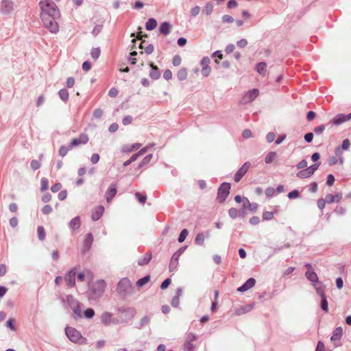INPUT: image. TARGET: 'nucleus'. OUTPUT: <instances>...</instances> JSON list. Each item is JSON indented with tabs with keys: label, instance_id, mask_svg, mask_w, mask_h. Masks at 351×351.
<instances>
[{
	"label": "nucleus",
	"instance_id": "nucleus-1",
	"mask_svg": "<svg viewBox=\"0 0 351 351\" xmlns=\"http://www.w3.org/2000/svg\"><path fill=\"white\" fill-rule=\"evenodd\" d=\"M40 17L46 28L51 33H57L59 25L56 21L60 16V10L52 0H42L40 2Z\"/></svg>",
	"mask_w": 351,
	"mask_h": 351
},
{
	"label": "nucleus",
	"instance_id": "nucleus-2",
	"mask_svg": "<svg viewBox=\"0 0 351 351\" xmlns=\"http://www.w3.org/2000/svg\"><path fill=\"white\" fill-rule=\"evenodd\" d=\"M65 333L69 339L73 343L83 345L87 342L86 339L83 337L81 333L73 327H66L65 328Z\"/></svg>",
	"mask_w": 351,
	"mask_h": 351
},
{
	"label": "nucleus",
	"instance_id": "nucleus-3",
	"mask_svg": "<svg viewBox=\"0 0 351 351\" xmlns=\"http://www.w3.org/2000/svg\"><path fill=\"white\" fill-rule=\"evenodd\" d=\"M133 290L134 288L128 278H125L121 279L117 285V291L121 296L132 294L133 293Z\"/></svg>",
	"mask_w": 351,
	"mask_h": 351
},
{
	"label": "nucleus",
	"instance_id": "nucleus-4",
	"mask_svg": "<svg viewBox=\"0 0 351 351\" xmlns=\"http://www.w3.org/2000/svg\"><path fill=\"white\" fill-rule=\"evenodd\" d=\"M106 284L104 280H99L94 282L90 287V297L93 299L99 298L105 291Z\"/></svg>",
	"mask_w": 351,
	"mask_h": 351
},
{
	"label": "nucleus",
	"instance_id": "nucleus-5",
	"mask_svg": "<svg viewBox=\"0 0 351 351\" xmlns=\"http://www.w3.org/2000/svg\"><path fill=\"white\" fill-rule=\"evenodd\" d=\"M67 301L69 306L73 311L75 318H81L82 315L80 302L71 295L67 298Z\"/></svg>",
	"mask_w": 351,
	"mask_h": 351
},
{
	"label": "nucleus",
	"instance_id": "nucleus-6",
	"mask_svg": "<svg viewBox=\"0 0 351 351\" xmlns=\"http://www.w3.org/2000/svg\"><path fill=\"white\" fill-rule=\"evenodd\" d=\"M230 184L223 182L219 188L217 192V200L220 203H223L230 193Z\"/></svg>",
	"mask_w": 351,
	"mask_h": 351
},
{
	"label": "nucleus",
	"instance_id": "nucleus-7",
	"mask_svg": "<svg viewBox=\"0 0 351 351\" xmlns=\"http://www.w3.org/2000/svg\"><path fill=\"white\" fill-rule=\"evenodd\" d=\"M76 274V269L73 268L65 274L64 280L68 287L71 288L75 285Z\"/></svg>",
	"mask_w": 351,
	"mask_h": 351
},
{
	"label": "nucleus",
	"instance_id": "nucleus-8",
	"mask_svg": "<svg viewBox=\"0 0 351 351\" xmlns=\"http://www.w3.org/2000/svg\"><path fill=\"white\" fill-rule=\"evenodd\" d=\"M88 141V136L86 134H81L77 138H73L69 148L72 149L73 147L78 146L80 145H85Z\"/></svg>",
	"mask_w": 351,
	"mask_h": 351
},
{
	"label": "nucleus",
	"instance_id": "nucleus-9",
	"mask_svg": "<svg viewBox=\"0 0 351 351\" xmlns=\"http://www.w3.org/2000/svg\"><path fill=\"white\" fill-rule=\"evenodd\" d=\"M351 119V115L344 114H339L336 115L331 121L330 123L335 125H339Z\"/></svg>",
	"mask_w": 351,
	"mask_h": 351
},
{
	"label": "nucleus",
	"instance_id": "nucleus-10",
	"mask_svg": "<svg viewBox=\"0 0 351 351\" xmlns=\"http://www.w3.org/2000/svg\"><path fill=\"white\" fill-rule=\"evenodd\" d=\"M210 59L208 57H204L201 60L202 65V74L204 77H208L211 71V68L209 66Z\"/></svg>",
	"mask_w": 351,
	"mask_h": 351
},
{
	"label": "nucleus",
	"instance_id": "nucleus-11",
	"mask_svg": "<svg viewBox=\"0 0 351 351\" xmlns=\"http://www.w3.org/2000/svg\"><path fill=\"white\" fill-rule=\"evenodd\" d=\"M306 267H307V271L305 273V276L306 278L313 282V284L317 282L318 277L315 272L312 269V266L310 264H306L305 265Z\"/></svg>",
	"mask_w": 351,
	"mask_h": 351
},
{
	"label": "nucleus",
	"instance_id": "nucleus-12",
	"mask_svg": "<svg viewBox=\"0 0 351 351\" xmlns=\"http://www.w3.org/2000/svg\"><path fill=\"white\" fill-rule=\"evenodd\" d=\"M93 242V234L90 233L87 234L84 240V242H83L82 249V253L84 254L90 249Z\"/></svg>",
	"mask_w": 351,
	"mask_h": 351
},
{
	"label": "nucleus",
	"instance_id": "nucleus-13",
	"mask_svg": "<svg viewBox=\"0 0 351 351\" xmlns=\"http://www.w3.org/2000/svg\"><path fill=\"white\" fill-rule=\"evenodd\" d=\"M258 94L259 91L258 89H252L245 94L243 99L245 100V103L252 102L258 97Z\"/></svg>",
	"mask_w": 351,
	"mask_h": 351
},
{
	"label": "nucleus",
	"instance_id": "nucleus-14",
	"mask_svg": "<svg viewBox=\"0 0 351 351\" xmlns=\"http://www.w3.org/2000/svg\"><path fill=\"white\" fill-rule=\"evenodd\" d=\"M101 321L106 326L117 322V320L112 318V314L108 312H105L101 315Z\"/></svg>",
	"mask_w": 351,
	"mask_h": 351
},
{
	"label": "nucleus",
	"instance_id": "nucleus-15",
	"mask_svg": "<svg viewBox=\"0 0 351 351\" xmlns=\"http://www.w3.org/2000/svg\"><path fill=\"white\" fill-rule=\"evenodd\" d=\"M117 185L114 184H112L108 187V191L106 193V199L107 202L110 203L112 198L115 196L117 194Z\"/></svg>",
	"mask_w": 351,
	"mask_h": 351
},
{
	"label": "nucleus",
	"instance_id": "nucleus-16",
	"mask_svg": "<svg viewBox=\"0 0 351 351\" xmlns=\"http://www.w3.org/2000/svg\"><path fill=\"white\" fill-rule=\"evenodd\" d=\"M141 145H142L138 143H136L132 145H124L121 147V152L123 153H130L134 150L138 149Z\"/></svg>",
	"mask_w": 351,
	"mask_h": 351
},
{
	"label": "nucleus",
	"instance_id": "nucleus-17",
	"mask_svg": "<svg viewBox=\"0 0 351 351\" xmlns=\"http://www.w3.org/2000/svg\"><path fill=\"white\" fill-rule=\"evenodd\" d=\"M151 71L149 72V77L153 80H158L160 77V73L157 66L154 65L152 62L149 63Z\"/></svg>",
	"mask_w": 351,
	"mask_h": 351
},
{
	"label": "nucleus",
	"instance_id": "nucleus-18",
	"mask_svg": "<svg viewBox=\"0 0 351 351\" xmlns=\"http://www.w3.org/2000/svg\"><path fill=\"white\" fill-rule=\"evenodd\" d=\"M196 340V336L193 333H189L186 336V342L184 343V348L187 350H191L193 346L192 344V342L195 341Z\"/></svg>",
	"mask_w": 351,
	"mask_h": 351
},
{
	"label": "nucleus",
	"instance_id": "nucleus-19",
	"mask_svg": "<svg viewBox=\"0 0 351 351\" xmlns=\"http://www.w3.org/2000/svg\"><path fill=\"white\" fill-rule=\"evenodd\" d=\"M139 48L142 49H144L145 50V53L148 54V55H149L152 53H153L154 49V47L153 45L148 44L145 40H143V41L141 42L140 45H139Z\"/></svg>",
	"mask_w": 351,
	"mask_h": 351
},
{
	"label": "nucleus",
	"instance_id": "nucleus-20",
	"mask_svg": "<svg viewBox=\"0 0 351 351\" xmlns=\"http://www.w3.org/2000/svg\"><path fill=\"white\" fill-rule=\"evenodd\" d=\"M256 71L261 76H265L267 75V64L265 62H259L256 66Z\"/></svg>",
	"mask_w": 351,
	"mask_h": 351
},
{
	"label": "nucleus",
	"instance_id": "nucleus-21",
	"mask_svg": "<svg viewBox=\"0 0 351 351\" xmlns=\"http://www.w3.org/2000/svg\"><path fill=\"white\" fill-rule=\"evenodd\" d=\"M104 212V207L102 206H99L96 207L94 211L92 213V219L94 221L98 220Z\"/></svg>",
	"mask_w": 351,
	"mask_h": 351
},
{
	"label": "nucleus",
	"instance_id": "nucleus-22",
	"mask_svg": "<svg viewBox=\"0 0 351 351\" xmlns=\"http://www.w3.org/2000/svg\"><path fill=\"white\" fill-rule=\"evenodd\" d=\"M171 29V25L168 22H163L160 24L159 31L162 34L168 35Z\"/></svg>",
	"mask_w": 351,
	"mask_h": 351
},
{
	"label": "nucleus",
	"instance_id": "nucleus-23",
	"mask_svg": "<svg viewBox=\"0 0 351 351\" xmlns=\"http://www.w3.org/2000/svg\"><path fill=\"white\" fill-rule=\"evenodd\" d=\"M342 198V194L341 193H337L335 195H332V194H328L326 196V201L327 202V203L328 204H331L334 202H339L341 199Z\"/></svg>",
	"mask_w": 351,
	"mask_h": 351
},
{
	"label": "nucleus",
	"instance_id": "nucleus-24",
	"mask_svg": "<svg viewBox=\"0 0 351 351\" xmlns=\"http://www.w3.org/2000/svg\"><path fill=\"white\" fill-rule=\"evenodd\" d=\"M243 208H247L253 211L257 208V204L256 203L250 204L246 197H243Z\"/></svg>",
	"mask_w": 351,
	"mask_h": 351
},
{
	"label": "nucleus",
	"instance_id": "nucleus-25",
	"mask_svg": "<svg viewBox=\"0 0 351 351\" xmlns=\"http://www.w3.org/2000/svg\"><path fill=\"white\" fill-rule=\"evenodd\" d=\"M343 335V328L341 327H337L333 332V334L331 337L332 341H338L340 340Z\"/></svg>",
	"mask_w": 351,
	"mask_h": 351
},
{
	"label": "nucleus",
	"instance_id": "nucleus-26",
	"mask_svg": "<svg viewBox=\"0 0 351 351\" xmlns=\"http://www.w3.org/2000/svg\"><path fill=\"white\" fill-rule=\"evenodd\" d=\"M256 284V280L253 278H249L244 284H243V292L252 288Z\"/></svg>",
	"mask_w": 351,
	"mask_h": 351
},
{
	"label": "nucleus",
	"instance_id": "nucleus-27",
	"mask_svg": "<svg viewBox=\"0 0 351 351\" xmlns=\"http://www.w3.org/2000/svg\"><path fill=\"white\" fill-rule=\"evenodd\" d=\"M313 175V173H311V170L309 169L308 167H306L305 169H303V170H301L298 173H297V176L299 178H309L310 176H311Z\"/></svg>",
	"mask_w": 351,
	"mask_h": 351
},
{
	"label": "nucleus",
	"instance_id": "nucleus-28",
	"mask_svg": "<svg viewBox=\"0 0 351 351\" xmlns=\"http://www.w3.org/2000/svg\"><path fill=\"white\" fill-rule=\"evenodd\" d=\"M152 259V254L147 253L143 257L138 259V263L139 265H147Z\"/></svg>",
	"mask_w": 351,
	"mask_h": 351
},
{
	"label": "nucleus",
	"instance_id": "nucleus-29",
	"mask_svg": "<svg viewBox=\"0 0 351 351\" xmlns=\"http://www.w3.org/2000/svg\"><path fill=\"white\" fill-rule=\"evenodd\" d=\"M313 287L316 289L317 294L320 295L321 298H323V296H324V289L322 283L318 281L313 284Z\"/></svg>",
	"mask_w": 351,
	"mask_h": 351
},
{
	"label": "nucleus",
	"instance_id": "nucleus-30",
	"mask_svg": "<svg viewBox=\"0 0 351 351\" xmlns=\"http://www.w3.org/2000/svg\"><path fill=\"white\" fill-rule=\"evenodd\" d=\"M277 157L276 152H269L265 158V162L267 164L271 163Z\"/></svg>",
	"mask_w": 351,
	"mask_h": 351
},
{
	"label": "nucleus",
	"instance_id": "nucleus-31",
	"mask_svg": "<svg viewBox=\"0 0 351 351\" xmlns=\"http://www.w3.org/2000/svg\"><path fill=\"white\" fill-rule=\"evenodd\" d=\"M80 225V219L78 217L73 218L69 223V226L73 230L78 229Z\"/></svg>",
	"mask_w": 351,
	"mask_h": 351
},
{
	"label": "nucleus",
	"instance_id": "nucleus-32",
	"mask_svg": "<svg viewBox=\"0 0 351 351\" xmlns=\"http://www.w3.org/2000/svg\"><path fill=\"white\" fill-rule=\"evenodd\" d=\"M157 26V21L154 19H149L145 24L147 30H153Z\"/></svg>",
	"mask_w": 351,
	"mask_h": 351
},
{
	"label": "nucleus",
	"instance_id": "nucleus-33",
	"mask_svg": "<svg viewBox=\"0 0 351 351\" xmlns=\"http://www.w3.org/2000/svg\"><path fill=\"white\" fill-rule=\"evenodd\" d=\"M188 75L187 71L186 69L182 68L180 69L178 72L177 73V77L180 80H184L186 79Z\"/></svg>",
	"mask_w": 351,
	"mask_h": 351
},
{
	"label": "nucleus",
	"instance_id": "nucleus-34",
	"mask_svg": "<svg viewBox=\"0 0 351 351\" xmlns=\"http://www.w3.org/2000/svg\"><path fill=\"white\" fill-rule=\"evenodd\" d=\"M49 188V181L46 178H43L40 180V190L46 191Z\"/></svg>",
	"mask_w": 351,
	"mask_h": 351
},
{
	"label": "nucleus",
	"instance_id": "nucleus-35",
	"mask_svg": "<svg viewBox=\"0 0 351 351\" xmlns=\"http://www.w3.org/2000/svg\"><path fill=\"white\" fill-rule=\"evenodd\" d=\"M58 95L61 99L64 101H67L69 99V93L66 89H61L59 91Z\"/></svg>",
	"mask_w": 351,
	"mask_h": 351
},
{
	"label": "nucleus",
	"instance_id": "nucleus-36",
	"mask_svg": "<svg viewBox=\"0 0 351 351\" xmlns=\"http://www.w3.org/2000/svg\"><path fill=\"white\" fill-rule=\"evenodd\" d=\"M37 232H38V239L40 241H43L45 238V232L44 228L43 226H38V228L37 229Z\"/></svg>",
	"mask_w": 351,
	"mask_h": 351
},
{
	"label": "nucleus",
	"instance_id": "nucleus-37",
	"mask_svg": "<svg viewBox=\"0 0 351 351\" xmlns=\"http://www.w3.org/2000/svg\"><path fill=\"white\" fill-rule=\"evenodd\" d=\"M149 280H150V276H146L144 278L139 279L136 282V285L138 287H142L144 285L147 284L149 281Z\"/></svg>",
	"mask_w": 351,
	"mask_h": 351
},
{
	"label": "nucleus",
	"instance_id": "nucleus-38",
	"mask_svg": "<svg viewBox=\"0 0 351 351\" xmlns=\"http://www.w3.org/2000/svg\"><path fill=\"white\" fill-rule=\"evenodd\" d=\"M205 237L203 233L198 234L195 239V242L197 245H202L204 242Z\"/></svg>",
	"mask_w": 351,
	"mask_h": 351
},
{
	"label": "nucleus",
	"instance_id": "nucleus-39",
	"mask_svg": "<svg viewBox=\"0 0 351 351\" xmlns=\"http://www.w3.org/2000/svg\"><path fill=\"white\" fill-rule=\"evenodd\" d=\"M135 196H136V197L138 199V202H139L141 204H145V202H146V200H147V197H146V195H143V194H141V193H139V192H136V193H135Z\"/></svg>",
	"mask_w": 351,
	"mask_h": 351
},
{
	"label": "nucleus",
	"instance_id": "nucleus-40",
	"mask_svg": "<svg viewBox=\"0 0 351 351\" xmlns=\"http://www.w3.org/2000/svg\"><path fill=\"white\" fill-rule=\"evenodd\" d=\"M188 234H189L188 230L186 229H183L181 231V232H180V234L179 235V237H178L179 243H182L185 240V239H186V236L188 235Z\"/></svg>",
	"mask_w": 351,
	"mask_h": 351
},
{
	"label": "nucleus",
	"instance_id": "nucleus-41",
	"mask_svg": "<svg viewBox=\"0 0 351 351\" xmlns=\"http://www.w3.org/2000/svg\"><path fill=\"white\" fill-rule=\"evenodd\" d=\"M154 145V143L152 144H148L145 147L141 149L137 153L139 154L140 156L145 154L146 152H148L149 149H150Z\"/></svg>",
	"mask_w": 351,
	"mask_h": 351
},
{
	"label": "nucleus",
	"instance_id": "nucleus-42",
	"mask_svg": "<svg viewBox=\"0 0 351 351\" xmlns=\"http://www.w3.org/2000/svg\"><path fill=\"white\" fill-rule=\"evenodd\" d=\"M152 156H153L152 154H149V155L146 156L143 159V160L141 162V163L139 164V167H142L144 165L148 164L150 162V160H152Z\"/></svg>",
	"mask_w": 351,
	"mask_h": 351
},
{
	"label": "nucleus",
	"instance_id": "nucleus-43",
	"mask_svg": "<svg viewBox=\"0 0 351 351\" xmlns=\"http://www.w3.org/2000/svg\"><path fill=\"white\" fill-rule=\"evenodd\" d=\"M213 5L210 3H208L205 5V7L203 10V12H204L206 15H209L213 12Z\"/></svg>",
	"mask_w": 351,
	"mask_h": 351
},
{
	"label": "nucleus",
	"instance_id": "nucleus-44",
	"mask_svg": "<svg viewBox=\"0 0 351 351\" xmlns=\"http://www.w3.org/2000/svg\"><path fill=\"white\" fill-rule=\"evenodd\" d=\"M90 55L93 59L97 60L100 56L99 48H93L91 51Z\"/></svg>",
	"mask_w": 351,
	"mask_h": 351
},
{
	"label": "nucleus",
	"instance_id": "nucleus-45",
	"mask_svg": "<svg viewBox=\"0 0 351 351\" xmlns=\"http://www.w3.org/2000/svg\"><path fill=\"white\" fill-rule=\"evenodd\" d=\"M213 57L215 58V60L217 63L219 62V60L223 58V54L221 51H217L213 54Z\"/></svg>",
	"mask_w": 351,
	"mask_h": 351
},
{
	"label": "nucleus",
	"instance_id": "nucleus-46",
	"mask_svg": "<svg viewBox=\"0 0 351 351\" xmlns=\"http://www.w3.org/2000/svg\"><path fill=\"white\" fill-rule=\"evenodd\" d=\"M30 166L33 170H37L40 167V163L36 160H33L30 163Z\"/></svg>",
	"mask_w": 351,
	"mask_h": 351
},
{
	"label": "nucleus",
	"instance_id": "nucleus-47",
	"mask_svg": "<svg viewBox=\"0 0 351 351\" xmlns=\"http://www.w3.org/2000/svg\"><path fill=\"white\" fill-rule=\"evenodd\" d=\"M95 315V311L93 308H88L84 311V316L86 318H92Z\"/></svg>",
	"mask_w": 351,
	"mask_h": 351
},
{
	"label": "nucleus",
	"instance_id": "nucleus-48",
	"mask_svg": "<svg viewBox=\"0 0 351 351\" xmlns=\"http://www.w3.org/2000/svg\"><path fill=\"white\" fill-rule=\"evenodd\" d=\"M274 217L273 212L266 211L263 214V219L264 220H270Z\"/></svg>",
	"mask_w": 351,
	"mask_h": 351
},
{
	"label": "nucleus",
	"instance_id": "nucleus-49",
	"mask_svg": "<svg viewBox=\"0 0 351 351\" xmlns=\"http://www.w3.org/2000/svg\"><path fill=\"white\" fill-rule=\"evenodd\" d=\"M321 308L324 311H328V302L325 296H323V298H322Z\"/></svg>",
	"mask_w": 351,
	"mask_h": 351
},
{
	"label": "nucleus",
	"instance_id": "nucleus-50",
	"mask_svg": "<svg viewBox=\"0 0 351 351\" xmlns=\"http://www.w3.org/2000/svg\"><path fill=\"white\" fill-rule=\"evenodd\" d=\"M69 149H70L69 147H66L65 146L60 147V148L59 149V154L62 157L66 156V154L68 153V151Z\"/></svg>",
	"mask_w": 351,
	"mask_h": 351
},
{
	"label": "nucleus",
	"instance_id": "nucleus-51",
	"mask_svg": "<svg viewBox=\"0 0 351 351\" xmlns=\"http://www.w3.org/2000/svg\"><path fill=\"white\" fill-rule=\"evenodd\" d=\"M180 303V294H178V295L173 297L171 301V305L173 307H178Z\"/></svg>",
	"mask_w": 351,
	"mask_h": 351
},
{
	"label": "nucleus",
	"instance_id": "nucleus-52",
	"mask_svg": "<svg viewBox=\"0 0 351 351\" xmlns=\"http://www.w3.org/2000/svg\"><path fill=\"white\" fill-rule=\"evenodd\" d=\"M326 203H327V202L326 201V198L325 199H319L317 200V206H318V208L320 210H323L324 208L325 207Z\"/></svg>",
	"mask_w": 351,
	"mask_h": 351
},
{
	"label": "nucleus",
	"instance_id": "nucleus-53",
	"mask_svg": "<svg viewBox=\"0 0 351 351\" xmlns=\"http://www.w3.org/2000/svg\"><path fill=\"white\" fill-rule=\"evenodd\" d=\"M325 130V125H321L314 128V132L317 134H322Z\"/></svg>",
	"mask_w": 351,
	"mask_h": 351
},
{
	"label": "nucleus",
	"instance_id": "nucleus-54",
	"mask_svg": "<svg viewBox=\"0 0 351 351\" xmlns=\"http://www.w3.org/2000/svg\"><path fill=\"white\" fill-rule=\"evenodd\" d=\"M53 210V208L52 207L50 206V205H45L43 208H42V212L43 213V214L45 215H47L50 213H51Z\"/></svg>",
	"mask_w": 351,
	"mask_h": 351
},
{
	"label": "nucleus",
	"instance_id": "nucleus-55",
	"mask_svg": "<svg viewBox=\"0 0 351 351\" xmlns=\"http://www.w3.org/2000/svg\"><path fill=\"white\" fill-rule=\"evenodd\" d=\"M299 196V192L297 190H293L288 193V197L289 199H295Z\"/></svg>",
	"mask_w": 351,
	"mask_h": 351
},
{
	"label": "nucleus",
	"instance_id": "nucleus-56",
	"mask_svg": "<svg viewBox=\"0 0 351 351\" xmlns=\"http://www.w3.org/2000/svg\"><path fill=\"white\" fill-rule=\"evenodd\" d=\"M103 115V110L100 108L95 109L93 112V116L96 119H99Z\"/></svg>",
	"mask_w": 351,
	"mask_h": 351
},
{
	"label": "nucleus",
	"instance_id": "nucleus-57",
	"mask_svg": "<svg viewBox=\"0 0 351 351\" xmlns=\"http://www.w3.org/2000/svg\"><path fill=\"white\" fill-rule=\"evenodd\" d=\"M132 117L130 115L125 116L123 119V121H122L123 124L125 125L130 124L132 123Z\"/></svg>",
	"mask_w": 351,
	"mask_h": 351
},
{
	"label": "nucleus",
	"instance_id": "nucleus-58",
	"mask_svg": "<svg viewBox=\"0 0 351 351\" xmlns=\"http://www.w3.org/2000/svg\"><path fill=\"white\" fill-rule=\"evenodd\" d=\"M350 146V141L348 138L344 139L342 143L341 149H343L344 150H348L349 149Z\"/></svg>",
	"mask_w": 351,
	"mask_h": 351
},
{
	"label": "nucleus",
	"instance_id": "nucleus-59",
	"mask_svg": "<svg viewBox=\"0 0 351 351\" xmlns=\"http://www.w3.org/2000/svg\"><path fill=\"white\" fill-rule=\"evenodd\" d=\"M276 135L274 132H269L266 136V140L268 143H271L274 141Z\"/></svg>",
	"mask_w": 351,
	"mask_h": 351
},
{
	"label": "nucleus",
	"instance_id": "nucleus-60",
	"mask_svg": "<svg viewBox=\"0 0 351 351\" xmlns=\"http://www.w3.org/2000/svg\"><path fill=\"white\" fill-rule=\"evenodd\" d=\"M163 77L165 80H169L172 78V73L170 70L167 69L163 73Z\"/></svg>",
	"mask_w": 351,
	"mask_h": 351
},
{
	"label": "nucleus",
	"instance_id": "nucleus-61",
	"mask_svg": "<svg viewBox=\"0 0 351 351\" xmlns=\"http://www.w3.org/2000/svg\"><path fill=\"white\" fill-rule=\"evenodd\" d=\"M117 95H118V90L116 88L113 87L110 89V90L108 92V95L110 97H115L117 96Z\"/></svg>",
	"mask_w": 351,
	"mask_h": 351
},
{
	"label": "nucleus",
	"instance_id": "nucleus-62",
	"mask_svg": "<svg viewBox=\"0 0 351 351\" xmlns=\"http://www.w3.org/2000/svg\"><path fill=\"white\" fill-rule=\"evenodd\" d=\"M200 11V8L199 6H195L191 10V14L193 16H196L199 14Z\"/></svg>",
	"mask_w": 351,
	"mask_h": 351
},
{
	"label": "nucleus",
	"instance_id": "nucleus-63",
	"mask_svg": "<svg viewBox=\"0 0 351 351\" xmlns=\"http://www.w3.org/2000/svg\"><path fill=\"white\" fill-rule=\"evenodd\" d=\"M228 213H229L230 216L232 218H233V219L236 218L237 217V215H238L237 210L236 208H230L229 210Z\"/></svg>",
	"mask_w": 351,
	"mask_h": 351
},
{
	"label": "nucleus",
	"instance_id": "nucleus-64",
	"mask_svg": "<svg viewBox=\"0 0 351 351\" xmlns=\"http://www.w3.org/2000/svg\"><path fill=\"white\" fill-rule=\"evenodd\" d=\"M62 188V184L60 183H56L53 185L51 188L52 192L56 193L60 191Z\"/></svg>",
	"mask_w": 351,
	"mask_h": 351
}]
</instances>
